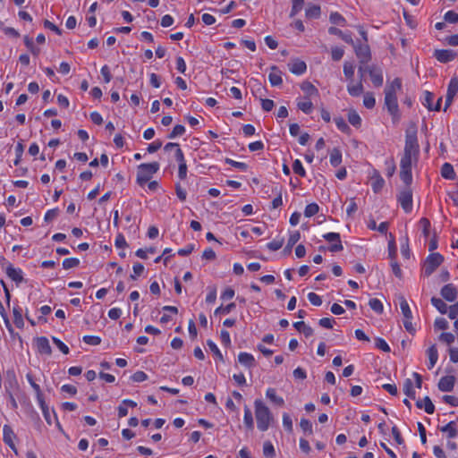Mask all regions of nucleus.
I'll list each match as a JSON object with an SVG mask.
<instances>
[{"label": "nucleus", "instance_id": "obj_1", "mask_svg": "<svg viewBox=\"0 0 458 458\" xmlns=\"http://www.w3.org/2000/svg\"><path fill=\"white\" fill-rule=\"evenodd\" d=\"M401 90L402 80L400 78L394 79L385 88V106L394 123H398L401 118L397 101V92Z\"/></svg>", "mask_w": 458, "mask_h": 458}, {"label": "nucleus", "instance_id": "obj_2", "mask_svg": "<svg viewBox=\"0 0 458 458\" xmlns=\"http://www.w3.org/2000/svg\"><path fill=\"white\" fill-rule=\"evenodd\" d=\"M255 416L257 420V427L260 431H267L273 420V416L269 409L263 403L261 400L254 402Z\"/></svg>", "mask_w": 458, "mask_h": 458}, {"label": "nucleus", "instance_id": "obj_3", "mask_svg": "<svg viewBox=\"0 0 458 458\" xmlns=\"http://www.w3.org/2000/svg\"><path fill=\"white\" fill-rule=\"evenodd\" d=\"M159 169V164L157 162L153 163H143L138 166L136 182L139 185L143 186L147 183Z\"/></svg>", "mask_w": 458, "mask_h": 458}, {"label": "nucleus", "instance_id": "obj_4", "mask_svg": "<svg viewBox=\"0 0 458 458\" xmlns=\"http://www.w3.org/2000/svg\"><path fill=\"white\" fill-rule=\"evenodd\" d=\"M412 155L403 153V156L400 162V178L405 183V185H411L412 182L411 174V164Z\"/></svg>", "mask_w": 458, "mask_h": 458}, {"label": "nucleus", "instance_id": "obj_5", "mask_svg": "<svg viewBox=\"0 0 458 458\" xmlns=\"http://www.w3.org/2000/svg\"><path fill=\"white\" fill-rule=\"evenodd\" d=\"M444 257L438 253H431L425 259L423 271L426 276L432 275L435 270L443 263Z\"/></svg>", "mask_w": 458, "mask_h": 458}, {"label": "nucleus", "instance_id": "obj_6", "mask_svg": "<svg viewBox=\"0 0 458 458\" xmlns=\"http://www.w3.org/2000/svg\"><path fill=\"white\" fill-rule=\"evenodd\" d=\"M419 151L420 149L416 131H407L405 136L404 153L412 155L414 159L416 160L419 155Z\"/></svg>", "mask_w": 458, "mask_h": 458}, {"label": "nucleus", "instance_id": "obj_7", "mask_svg": "<svg viewBox=\"0 0 458 458\" xmlns=\"http://www.w3.org/2000/svg\"><path fill=\"white\" fill-rule=\"evenodd\" d=\"M398 202L401 207L406 213H410L412 209V191L410 188V185H406L404 189H403L398 197Z\"/></svg>", "mask_w": 458, "mask_h": 458}, {"label": "nucleus", "instance_id": "obj_8", "mask_svg": "<svg viewBox=\"0 0 458 458\" xmlns=\"http://www.w3.org/2000/svg\"><path fill=\"white\" fill-rule=\"evenodd\" d=\"M354 48L355 54L360 60V64H368L371 59L370 49L368 45H352Z\"/></svg>", "mask_w": 458, "mask_h": 458}, {"label": "nucleus", "instance_id": "obj_9", "mask_svg": "<svg viewBox=\"0 0 458 458\" xmlns=\"http://www.w3.org/2000/svg\"><path fill=\"white\" fill-rule=\"evenodd\" d=\"M369 74L375 87L378 88L383 85L384 78L380 68L377 67L376 65H370L369 68Z\"/></svg>", "mask_w": 458, "mask_h": 458}, {"label": "nucleus", "instance_id": "obj_10", "mask_svg": "<svg viewBox=\"0 0 458 458\" xmlns=\"http://www.w3.org/2000/svg\"><path fill=\"white\" fill-rule=\"evenodd\" d=\"M15 437L16 436L13 428L9 425H4L3 428V440L6 445H8L11 447L12 450L14 451L15 454H17V449L13 443V439L15 438Z\"/></svg>", "mask_w": 458, "mask_h": 458}, {"label": "nucleus", "instance_id": "obj_11", "mask_svg": "<svg viewBox=\"0 0 458 458\" xmlns=\"http://www.w3.org/2000/svg\"><path fill=\"white\" fill-rule=\"evenodd\" d=\"M434 56L437 61L445 64L454 60L456 56V53L451 49H440L435 51Z\"/></svg>", "mask_w": 458, "mask_h": 458}, {"label": "nucleus", "instance_id": "obj_12", "mask_svg": "<svg viewBox=\"0 0 458 458\" xmlns=\"http://www.w3.org/2000/svg\"><path fill=\"white\" fill-rule=\"evenodd\" d=\"M457 289L453 284H445L441 289V295L447 301H454L457 298Z\"/></svg>", "mask_w": 458, "mask_h": 458}, {"label": "nucleus", "instance_id": "obj_13", "mask_svg": "<svg viewBox=\"0 0 458 458\" xmlns=\"http://www.w3.org/2000/svg\"><path fill=\"white\" fill-rule=\"evenodd\" d=\"M455 378L454 376H445L438 382V388L442 392H450L454 389Z\"/></svg>", "mask_w": 458, "mask_h": 458}, {"label": "nucleus", "instance_id": "obj_14", "mask_svg": "<svg viewBox=\"0 0 458 458\" xmlns=\"http://www.w3.org/2000/svg\"><path fill=\"white\" fill-rule=\"evenodd\" d=\"M6 274L10 279L17 284L23 281L22 271L20 268H15L11 263L6 267Z\"/></svg>", "mask_w": 458, "mask_h": 458}, {"label": "nucleus", "instance_id": "obj_15", "mask_svg": "<svg viewBox=\"0 0 458 458\" xmlns=\"http://www.w3.org/2000/svg\"><path fill=\"white\" fill-rule=\"evenodd\" d=\"M288 67L291 72L296 75H301L306 72L307 65L305 62L299 59L293 60L288 64Z\"/></svg>", "mask_w": 458, "mask_h": 458}, {"label": "nucleus", "instance_id": "obj_16", "mask_svg": "<svg viewBox=\"0 0 458 458\" xmlns=\"http://www.w3.org/2000/svg\"><path fill=\"white\" fill-rule=\"evenodd\" d=\"M270 71L268 75L269 82L272 86H280L283 83L281 71L276 65L271 66Z\"/></svg>", "mask_w": 458, "mask_h": 458}, {"label": "nucleus", "instance_id": "obj_17", "mask_svg": "<svg viewBox=\"0 0 458 458\" xmlns=\"http://www.w3.org/2000/svg\"><path fill=\"white\" fill-rule=\"evenodd\" d=\"M36 344H37L38 351L40 353H45L47 355H50L52 353V349L49 344V341L47 337H45V336L38 337L36 340Z\"/></svg>", "mask_w": 458, "mask_h": 458}, {"label": "nucleus", "instance_id": "obj_18", "mask_svg": "<svg viewBox=\"0 0 458 458\" xmlns=\"http://www.w3.org/2000/svg\"><path fill=\"white\" fill-rule=\"evenodd\" d=\"M416 406L419 409L424 408L428 414H433L435 411V406L428 396H425L422 400H418L416 402Z\"/></svg>", "mask_w": 458, "mask_h": 458}, {"label": "nucleus", "instance_id": "obj_19", "mask_svg": "<svg viewBox=\"0 0 458 458\" xmlns=\"http://www.w3.org/2000/svg\"><path fill=\"white\" fill-rule=\"evenodd\" d=\"M328 32L331 35H336V36L340 37L344 42H346L348 44L354 45V41L352 38L351 33H344L341 30L337 29L335 27H330L328 29Z\"/></svg>", "mask_w": 458, "mask_h": 458}, {"label": "nucleus", "instance_id": "obj_20", "mask_svg": "<svg viewBox=\"0 0 458 458\" xmlns=\"http://www.w3.org/2000/svg\"><path fill=\"white\" fill-rule=\"evenodd\" d=\"M238 360L247 368H252L256 365L253 355L248 352H240L238 355Z\"/></svg>", "mask_w": 458, "mask_h": 458}, {"label": "nucleus", "instance_id": "obj_21", "mask_svg": "<svg viewBox=\"0 0 458 458\" xmlns=\"http://www.w3.org/2000/svg\"><path fill=\"white\" fill-rule=\"evenodd\" d=\"M301 89L306 94L304 98H309L312 96H318V89L310 81L302 82Z\"/></svg>", "mask_w": 458, "mask_h": 458}, {"label": "nucleus", "instance_id": "obj_22", "mask_svg": "<svg viewBox=\"0 0 458 458\" xmlns=\"http://www.w3.org/2000/svg\"><path fill=\"white\" fill-rule=\"evenodd\" d=\"M266 396L277 406L282 407L284 405V401L283 397L278 396L276 394V391L275 388H268L266 392Z\"/></svg>", "mask_w": 458, "mask_h": 458}, {"label": "nucleus", "instance_id": "obj_23", "mask_svg": "<svg viewBox=\"0 0 458 458\" xmlns=\"http://www.w3.org/2000/svg\"><path fill=\"white\" fill-rule=\"evenodd\" d=\"M428 356V368L429 369H433L436 365L438 359V352L436 344H432L427 351Z\"/></svg>", "mask_w": 458, "mask_h": 458}, {"label": "nucleus", "instance_id": "obj_24", "mask_svg": "<svg viewBox=\"0 0 458 458\" xmlns=\"http://www.w3.org/2000/svg\"><path fill=\"white\" fill-rule=\"evenodd\" d=\"M398 300H399V303H400V309H401L402 313L403 315V318H412L411 310L409 303L406 301V299L404 298V296L400 295L398 297Z\"/></svg>", "mask_w": 458, "mask_h": 458}, {"label": "nucleus", "instance_id": "obj_25", "mask_svg": "<svg viewBox=\"0 0 458 458\" xmlns=\"http://www.w3.org/2000/svg\"><path fill=\"white\" fill-rule=\"evenodd\" d=\"M372 180V189L374 192H378L383 188L385 181L377 171H374Z\"/></svg>", "mask_w": 458, "mask_h": 458}, {"label": "nucleus", "instance_id": "obj_26", "mask_svg": "<svg viewBox=\"0 0 458 458\" xmlns=\"http://www.w3.org/2000/svg\"><path fill=\"white\" fill-rule=\"evenodd\" d=\"M441 175L445 179L454 180L455 178V173L453 165L449 163H445L441 167Z\"/></svg>", "mask_w": 458, "mask_h": 458}, {"label": "nucleus", "instance_id": "obj_27", "mask_svg": "<svg viewBox=\"0 0 458 458\" xmlns=\"http://www.w3.org/2000/svg\"><path fill=\"white\" fill-rule=\"evenodd\" d=\"M431 303L441 314L447 313L448 306L443 300L437 297H432Z\"/></svg>", "mask_w": 458, "mask_h": 458}, {"label": "nucleus", "instance_id": "obj_28", "mask_svg": "<svg viewBox=\"0 0 458 458\" xmlns=\"http://www.w3.org/2000/svg\"><path fill=\"white\" fill-rule=\"evenodd\" d=\"M442 432H446L448 437L454 438L458 435V430L456 428V424L454 421H450L445 426L441 428Z\"/></svg>", "mask_w": 458, "mask_h": 458}, {"label": "nucleus", "instance_id": "obj_29", "mask_svg": "<svg viewBox=\"0 0 458 458\" xmlns=\"http://www.w3.org/2000/svg\"><path fill=\"white\" fill-rule=\"evenodd\" d=\"M342 163V153L341 151L335 148L330 152V164L336 167Z\"/></svg>", "mask_w": 458, "mask_h": 458}, {"label": "nucleus", "instance_id": "obj_30", "mask_svg": "<svg viewBox=\"0 0 458 458\" xmlns=\"http://www.w3.org/2000/svg\"><path fill=\"white\" fill-rule=\"evenodd\" d=\"M364 88L361 81H360L356 85H348L347 91L352 97H358L363 93Z\"/></svg>", "mask_w": 458, "mask_h": 458}, {"label": "nucleus", "instance_id": "obj_31", "mask_svg": "<svg viewBox=\"0 0 458 458\" xmlns=\"http://www.w3.org/2000/svg\"><path fill=\"white\" fill-rule=\"evenodd\" d=\"M13 323L18 328H22L24 326V321L22 318V311L19 307H14L13 310Z\"/></svg>", "mask_w": 458, "mask_h": 458}, {"label": "nucleus", "instance_id": "obj_32", "mask_svg": "<svg viewBox=\"0 0 458 458\" xmlns=\"http://www.w3.org/2000/svg\"><path fill=\"white\" fill-rule=\"evenodd\" d=\"M243 420H244V424H245L246 428L249 430H253V428H254L253 417H252L251 411L250 410V408L248 406H245V408H244Z\"/></svg>", "mask_w": 458, "mask_h": 458}, {"label": "nucleus", "instance_id": "obj_33", "mask_svg": "<svg viewBox=\"0 0 458 458\" xmlns=\"http://www.w3.org/2000/svg\"><path fill=\"white\" fill-rule=\"evenodd\" d=\"M348 121L356 128H359L361 125V118L355 110H350L348 112Z\"/></svg>", "mask_w": 458, "mask_h": 458}, {"label": "nucleus", "instance_id": "obj_34", "mask_svg": "<svg viewBox=\"0 0 458 458\" xmlns=\"http://www.w3.org/2000/svg\"><path fill=\"white\" fill-rule=\"evenodd\" d=\"M38 402L40 405V408L42 410V412H43L46 421L47 422L48 425H51L52 424L51 413H50L48 406L47 405V403L44 400V397L42 399L38 400Z\"/></svg>", "mask_w": 458, "mask_h": 458}, {"label": "nucleus", "instance_id": "obj_35", "mask_svg": "<svg viewBox=\"0 0 458 458\" xmlns=\"http://www.w3.org/2000/svg\"><path fill=\"white\" fill-rule=\"evenodd\" d=\"M297 106L300 110L307 114H310L313 110V104L309 98H305L304 101H299L297 103Z\"/></svg>", "mask_w": 458, "mask_h": 458}, {"label": "nucleus", "instance_id": "obj_36", "mask_svg": "<svg viewBox=\"0 0 458 458\" xmlns=\"http://www.w3.org/2000/svg\"><path fill=\"white\" fill-rule=\"evenodd\" d=\"M403 392L408 397H410L411 399H415L416 393H415V390L413 389V385H412L411 379H410V378L405 379L404 384H403Z\"/></svg>", "mask_w": 458, "mask_h": 458}, {"label": "nucleus", "instance_id": "obj_37", "mask_svg": "<svg viewBox=\"0 0 458 458\" xmlns=\"http://www.w3.org/2000/svg\"><path fill=\"white\" fill-rule=\"evenodd\" d=\"M30 385L31 386V387L33 388V390L35 391L36 393V395H37V399L39 400V399H42L43 398V394H42V392H41V389H40V386L39 385H38L35 381H34V377L31 374H27L26 376Z\"/></svg>", "mask_w": 458, "mask_h": 458}, {"label": "nucleus", "instance_id": "obj_38", "mask_svg": "<svg viewBox=\"0 0 458 458\" xmlns=\"http://www.w3.org/2000/svg\"><path fill=\"white\" fill-rule=\"evenodd\" d=\"M305 14L309 19H317L320 15V7L318 5H310L306 9Z\"/></svg>", "mask_w": 458, "mask_h": 458}, {"label": "nucleus", "instance_id": "obj_39", "mask_svg": "<svg viewBox=\"0 0 458 458\" xmlns=\"http://www.w3.org/2000/svg\"><path fill=\"white\" fill-rule=\"evenodd\" d=\"M334 121L335 123L336 127L342 132L350 133L351 129H350L349 125L346 123V122L344 121V119L343 117H341V116L335 117Z\"/></svg>", "mask_w": 458, "mask_h": 458}, {"label": "nucleus", "instance_id": "obj_40", "mask_svg": "<svg viewBox=\"0 0 458 458\" xmlns=\"http://www.w3.org/2000/svg\"><path fill=\"white\" fill-rule=\"evenodd\" d=\"M293 6L290 13V17H294L299 12H301L305 4L304 0H292Z\"/></svg>", "mask_w": 458, "mask_h": 458}, {"label": "nucleus", "instance_id": "obj_41", "mask_svg": "<svg viewBox=\"0 0 458 458\" xmlns=\"http://www.w3.org/2000/svg\"><path fill=\"white\" fill-rule=\"evenodd\" d=\"M434 94L430 91H425L424 93V98L422 100V105L426 106L429 111L433 110V100H434Z\"/></svg>", "mask_w": 458, "mask_h": 458}, {"label": "nucleus", "instance_id": "obj_42", "mask_svg": "<svg viewBox=\"0 0 458 458\" xmlns=\"http://www.w3.org/2000/svg\"><path fill=\"white\" fill-rule=\"evenodd\" d=\"M329 20L332 23L339 26H344L346 23V21L344 18V16L337 12L332 13L330 14Z\"/></svg>", "mask_w": 458, "mask_h": 458}, {"label": "nucleus", "instance_id": "obj_43", "mask_svg": "<svg viewBox=\"0 0 458 458\" xmlns=\"http://www.w3.org/2000/svg\"><path fill=\"white\" fill-rule=\"evenodd\" d=\"M363 105H364L365 107H367L369 109H371V108H373L375 106L376 99L374 98L373 93L367 92V93L364 94Z\"/></svg>", "mask_w": 458, "mask_h": 458}, {"label": "nucleus", "instance_id": "obj_44", "mask_svg": "<svg viewBox=\"0 0 458 458\" xmlns=\"http://www.w3.org/2000/svg\"><path fill=\"white\" fill-rule=\"evenodd\" d=\"M301 239V233L299 232L293 233L287 242V245L285 248V251H291L292 248L296 244V242Z\"/></svg>", "mask_w": 458, "mask_h": 458}, {"label": "nucleus", "instance_id": "obj_45", "mask_svg": "<svg viewBox=\"0 0 458 458\" xmlns=\"http://www.w3.org/2000/svg\"><path fill=\"white\" fill-rule=\"evenodd\" d=\"M263 454H264V456L267 458H274L275 457L276 451H275V448H274L273 445L271 444V442L267 441L264 443Z\"/></svg>", "mask_w": 458, "mask_h": 458}, {"label": "nucleus", "instance_id": "obj_46", "mask_svg": "<svg viewBox=\"0 0 458 458\" xmlns=\"http://www.w3.org/2000/svg\"><path fill=\"white\" fill-rule=\"evenodd\" d=\"M369 305L375 312L378 314H381L384 310L383 303L378 299H370L369 301Z\"/></svg>", "mask_w": 458, "mask_h": 458}, {"label": "nucleus", "instance_id": "obj_47", "mask_svg": "<svg viewBox=\"0 0 458 458\" xmlns=\"http://www.w3.org/2000/svg\"><path fill=\"white\" fill-rule=\"evenodd\" d=\"M354 65L351 62H344V73L348 80H352L354 75Z\"/></svg>", "mask_w": 458, "mask_h": 458}, {"label": "nucleus", "instance_id": "obj_48", "mask_svg": "<svg viewBox=\"0 0 458 458\" xmlns=\"http://www.w3.org/2000/svg\"><path fill=\"white\" fill-rule=\"evenodd\" d=\"M318 210H319V208H318V204L310 203L306 206L305 210H304V215L307 217H310V216H313L314 215H316L318 212Z\"/></svg>", "mask_w": 458, "mask_h": 458}, {"label": "nucleus", "instance_id": "obj_49", "mask_svg": "<svg viewBox=\"0 0 458 458\" xmlns=\"http://www.w3.org/2000/svg\"><path fill=\"white\" fill-rule=\"evenodd\" d=\"M375 346L385 352H390L391 351L387 343L383 338L380 337L375 338Z\"/></svg>", "mask_w": 458, "mask_h": 458}, {"label": "nucleus", "instance_id": "obj_50", "mask_svg": "<svg viewBox=\"0 0 458 458\" xmlns=\"http://www.w3.org/2000/svg\"><path fill=\"white\" fill-rule=\"evenodd\" d=\"M80 264V260L76 258H68L64 259L63 267L64 269H70L78 267Z\"/></svg>", "mask_w": 458, "mask_h": 458}, {"label": "nucleus", "instance_id": "obj_51", "mask_svg": "<svg viewBox=\"0 0 458 458\" xmlns=\"http://www.w3.org/2000/svg\"><path fill=\"white\" fill-rule=\"evenodd\" d=\"M273 191L277 193V196L276 198H275L272 201V208H279L280 206H282L283 204V200H282V190L281 188H277V187H275L273 189Z\"/></svg>", "mask_w": 458, "mask_h": 458}, {"label": "nucleus", "instance_id": "obj_52", "mask_svg": "<svg viewBox=\"0 0 458 458\" xmlns=\"http://www.w3.org/2000/svg\"><path fill=\"white\" fill-rule=\"evenodd\" d=\"M225 163L243 172L248 169V165L246 163L234 161L231 158H225Z\"/></svg>", "mask_w": 458, "mask_h": 458}, {"label": "nucleus", "instance_id": "obj_53", "mask_svg": "<svg viewBox=\"0 0 458 458\" xmlns=\"http://www.w3.org/2000/svg\"><path fill=\"white\" fill-rule=\"evenodd\" d=\"M293 170L296 174H298L301 177H304L306 175L305 169L303 168L302 164L299 159H296L293 162Z\"/></svg>", "mask_w": 458, "mask_h": 458}, {"label": "nucleus", "instance_id": "obj_54", "mask_svg": "<svg viewBox=\"0 0 458 458\" xmlns=\"http://www.w3.org/2000/svg\"><path fill=\"white\" fill-rule=\"evenodd\" d=\"M457 91H458V78L454 77L451 79V81L448 84L446 93L455 96Z\"/></svg>", "mask_w": 458, "mask_h": 458}, {"label": "nucleus", "instance_id": "obj_55", "mask_svg": "<svg viewBox=\"0 0 458 458\" xmlns=\"http://www.w3.org/2000/svg\"><path fill=\"white\" fill-rule=\"evenodd\" d=\"M420 225L422 227V233L425 238L429 236L430 222L428 218L422 217L420 220Z\"/></svg>", "mask_w": 458, "mask_h": 458}, {"label": "nucleus", "instance_id": "obj_56", "mask_svg": "<svg viewBox=\"0 0 458 458\" xmlns=\"http://www.w3.org/2000/svg\"><path fill=\"white\" fill-rule=\"evenodd\" d=\"M235 308V303L231 302L226 306H220L215 310V315L217 314H228Z\"/></svg>", "mask_w": 458, "mask_h": 458}, {"label": "nucleus", "instance_id": "obj_57", "mask_svg": "<svg viewBox=\"0 0 458 458\" xmlns=\"http://www.w3.org/2000/svg\"><path fill=\"white\" fill-rule=\"evenodd\" d=\"M300 427L304 431L309 433V435H311L313 433L312 429V424L311 422L307 419H301L300 421Z\"/></svg>", "mask_w": 458, "mask_h": 458}, {"label": "nucleus", "instance_id": "obj_58", "mask_svg": "<svg viewBox=\"0 0 458 458\" xmlns=\"http://www.w3.org/2000/svg\"><path fill=\"white\" fill-rule=\"evenodd\" d=\"M185 132V128L183 125L177 124L174 127L172 132L168 135L169 139H174L177 136H182Z\"/></svg>", "mask_w": 458, "mask_h": 458}, {"label": "nucleus", "instance_id": "obj_59", "mask_svg": "<svg viewBox=\"0 0 458 458\" xmlns=\"http://www.w3.org/2000/svg\"><path fill=\"white\" fill-rule=\"evenodd\" d=\"M83 342L90 345H98L101 343V338L97 335H84Z\"/></svg>", "mask_w": 458, "mask_h": 458}, {"label": "nucleus", "instance_id": "obj_60", "mask_svg": "<svg viewBox=\"0 0 458 458\" xmlns=\"http://www.w3.org/2000/svg\"><path fill=\"white\" fill-rule=\"evenodd\" d=\"M23 151H24L23 144L21 142H18V144L15 148L16 158L14 160V165H18L20 164Z\"/></svg>", "mask_w": 458, "mask_h": 458}, {"label": "nucleus", "instance_id": "obj_61", "mask_svg": "<svg viewBox=\"0 0 458 458\" xmlns=\"http://www.w3.org/2000/svg\"><path fill=\"white\" fill-rule=\"evenodd\" d=\"M444 19L445 21L449 23H457L458 22V13L454 11H448L445 13Z\"/></svg>", "mask_w": 458, "mask_h": 458}, {"label": "nucleus", "instance_id": "obj_62", "mask_svg": "<svg viewBox=\"0 0 458 458\" xmlns=\"http://www.w3.org/2000/svg\"><path fill=\"white\" fill-rule=\"evenodd\" d=\"M331 54H332V59L334 61H339L344 56V51L343 48L335 47L332 48Z\"/></svg>", "mask_w": 458, "mask_h": 458}, {"label": "nucleus", "instance_id": "obj_63", "mask_svg": "<svg viewBox=\"0 0 458 458\" xmlns=\"http://www.w3.org/2000/svg\"><path fill=\"white\" fill-rule=\"evenodd\" d=\"M283 244H284V239H279V240H274V241L268 242L267 246L270 250L276 251V250H278L279 249H281Z\"/></svg>", "mask_w": 458, "mask_h": 458}, {"label": "nucleus", "instance_id": "obj_64", "mask_svg": "<svg viewBox=\"0 0 458 458\" xmlns=\"http://www.w3.org/2000/svg\"><path fill=\"white\" fill-rule=\"evenodd\" d=\"M447 314L451 319L458 318V301L448 308Z\"/></svg>", "mask_w": 458, "mask_h": 458}]
</instances>
